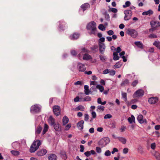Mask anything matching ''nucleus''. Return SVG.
Instances as JSON below:
<instances>
[{
	"instance_id": "nucleus-1",
	"label": "nucleus",
	"mask_w": 160,
	"mask_h": 160,
	"mask_svg": "<svg viewBox=\"0 0 160 160\" xmlns=\"http://www.w3.org/2000/svg\"><path fill=\"white\" fill-rule=\"evenodd\" d=\"M96 23L94 21L89 22L87 26V29L90 31L89 32L90 34H95L96 30Z\"/></svg>"
},
{
	"instance_id": "nucleus-2",
	"label": "nucleus",
	"mask_w": 160,
	"mask_h": 160,
	"mask_svg": "<svg viewBox=\"0 0 160 160\" xmlns=\"http://www.w3.org/2000/svg\"><path fill=\"white\" fill-rule=\"evenodd\" d=\"M41 144V142L39 140H37L34 141L30 147V152H34L38 148Z\"/></svg>"
},
{
	"instance_id": "nucleus-3",
	"label": "nucleus",
	"mask_w": 160,
	"mask_h": 160,
	"mask_svg": "<svg viewBox=\"0 0 160 160\" xmlns=\"http://www.w3.org/2000/svg\"><path fill=\"white\" fill-rule=\"evenodd\" d=\"M57 24H58V29L60 31L64 30L68 27L67 23L63 20L59 21L57 22Z\"/></svg>"
},
{
	"instance_id": "nucleus-4",
	"label": "nucleus",
	"mask_w": 160,
	"mask_h": 160,
	"mask_svg": "<svg viewBox=\"0 0 160 160\" xmlns=\"http://www.w3.org/2000/svg\"><path fill=\"white\" fill-rule=\"evenodd\" d=\"M41 106L39 104H36L32 106L30 108V112L33 114L38 113L41 111Z\"/></svg>"
},
{
	"instance_id": "nucleus-5",
	"label": "nucleus",
	"mask_w": 160,
	"mask_h": 160,
	"mask_svg": "<svg viewBox=\"0 0 160 160\" xmlns=\"http://www.w3.org/2000/svg\"><path fill=\"white\" fill-rule=\"evenodd\" d=\"M110 141V140L108 137H104L101 139L98 142V145L102 148L104 147Z\"/></svg>"
},
{
	"instance_id": "nucleus-6",
	"label": "nucleus",
	"mask_w": 160,
	"mask_h": 160,
	"mask_svg": "<svg viewBox=\"0 0 160 160\" xmlns=\"http://www.w3.org/2000/svg\"><path fill=\"white\" fill-rule=\"evenodd\" d=\"M144 92L142 89H139L133 93L132 97L134 98H139L142 97L144 94Z\"/></svg>"
},
{
	"instance_id": "nucleus-7",
	"label": "nucleus",
	"mask_w": 160,
	"mask_h": 160,
	"mask_svg": "<svg viewBox=\"0 0 160 160\" xmlns=\"http://www.w3.org/2000/svg\"><path fill=\"white\" fill-rule=\"evenodd\" d=\"M127 33L133 38H135L138 35V32L137 31L134 29L128 28L127 32Z\"/></svg>"
},
{
	"instance_id": "nucleus-8",
	"label": "nucleus",
	"mask_w": 160,
	"mask_h": 160,
	"mask_svg": "<svg viewBox=\"0 0 160 160\" xmlns=\"http://www.w3.org/2000/svg\"><path fill=\"white\" fill-rule=\"evenodd\" d=\"M125 14L124 20L127 21L129 20L132 16V12L130 10H125L124 12Z\"/></svg>"
},
{
	"instance_id": "nucleus-9",
	"label": "nucleus",
	"mask_w": 160,
	"mask_h": 160,
	"mask_svg": "<svg viewBox=\"0 0 160 160\" xmlns=\"http://www.w3.org/2000/svg\"><path fill=\"white\" fill-rule=\"evenodd\" d=\"M77 68L79 72H84L86 69L85 65L80 62H78Z\"/></svg>"
},
{
	"instance_id": "nucleus-10",
	"label": "nucleus",
	"mask_w": 160,
	"mask_h": 160,
	"mask_svg": "<svg viewBox=\"0 0 160 160\" xmlns=\"http://www.w3.org/2000/svg\"><path fill=\"white\" fill-rule=\"evenodd\" d=\"M158 100V98L157 97H153L150 98L148 99V102L151 104H153L156 103Z\"/></svg>"
},
{
	"instance_id": "nucleus-11",
	"label": "nucleus",
	"mask_w": 160,
	"mask_h": 160,
	"mask_svg": "<svg viewBox=\"0 0 160 160\" xmlns=\"http://www.w3.org/2000/svg\"><path fill=\"white\" fill-rule=\"evenodd\" d=\"M80 35L79 33L74 32L69 36V38L72 40H77L79 38Z\"/></svg>"
},
{
	"instance_id": "nucleus-12",
	"label": "nucleus",
	"mask_w": 160,
	"mask_h": 160,
	"mask_svg": "<svg viewBox=\"0 0 160 160\" xmlns=\"http://www.w3.org/2000/svg\"><path fill=\"white\" fill-rule=\"evenodd\" d=\"M53 112L56 116H58L60 114V107L58 106H55L53 107Z\"/></svg>"
},
{
	"instance_id": "nucleus-13",
	"label": "nucleus",
	"mask_w": 160,
	"mask_h": 160,
	"mask_svg": "<svg viewBox=\"0 0 160 160\" xmlns=\"http://www.w3.org/2000/svg\"><path fill=\"white\" fill-rule=\"evenodd\" d=\"M55 131L60 132L61 130V127L58 122H57L52 126Z\"/></svg>"
},
{
	"instance_id": "nucleus-14",
	"label": "nucleus",
	"mask_w": 160,
	"mask_h": 160,
	"mask_svg": "<svg viewBox=\"0 0 160 160\" xmlns=\"http://www.w3.org/2000/svg\"><path fill=\"white\" fill-rule=\"evenodd\" d=\"M99 44L100 52L101 53H103L105 48V45L103 43L100 42Z\"/></svg>"
},
{
	"instance_id": "nucleus-15",
	"label": "nucleus",
	"mask_w": 160,
	"mask_h": 160,
	"mask_svg": "<svg viewBox=\"0 0 160 160\" xmlns=\"http://www.w3.org/2000/svg\"><path fill=\"white\" fill-rule=\"evenodd\" d=\"M47 150L45 149L40 150L37 152V155L40 156L44 155L47 153Z\"/></svg>"
},
{
	"instance_id": "nucleus-16",
	"label": "nucleus",
	"mask_w": 160,
	"mask_h": 160,
	"mask_svg": "<svg viewBox=\"0 0 160 160\" xmlns=\"http://www.w3.org/2000/svg\"><path fill=\"white\" fill-rule=\"evenodd\" d=\"M150 25L151 28H153L156 29H157L158 28L157 21L152 20L150 22Z\"/></svg>"
},
{
	"instance_id": "nucleus-17",
	"label": "nucleus",
	"mask_w": 160,
	"mask_h": 160,
	"mask_svg": "<svg viewBox=\"0 0 160 160\" xmlns=\"http://www.w3.org/2000/svg\"><path fill=\"white\" fill-rule=\"evenodd\" d=\"M84 122L83 120H81L77 123V127L80 130H82L83 128V124Z\"/></svg>"
},
{
	"instance_id": "nucleus-18",
	"label": "nucleus",
	"mask_w": 160,
	"mask_h": 160,
	"mask_svg": "<svg viewBox=\"0 0 160 160\" xmlns=\"http://www.w3.org/2000/svg\"><path fill=\"white\" fill-rule=\"evenodd\" d=\"M12 147L14 149H18L19 148L20 143L16 141L13 142L12 144Z\"/></svg>"
},
{
	"instance_id": "nucleus-19",
	"label": "nucleus",
	"mask_w": 160,
	"mask_h": 160,
	"mask_svg": "<svg viewBox=\"0 0 160 160\" xmlns=\"http://www.w3.org/2000/svg\"><path fill=\"white\" fill-rule=\"evenodd\" d=\"M89 5L88 3H84L81 6V8L82 9L83 12L86 10L88 9L89 8Z\"/></svg>"
},
{
	"instance_id": "nucleus-20",
	"label": "nucleus",
	"mask_w": 160,
	"mask_h": 160,
	"mask_svg": "<svg viewBox=\"0 0 160 160\" xmlns=\"http://www.w3.org/2000/svg\"><path fill=\"white\" fill-rule=\"evenodd\" d=\"M48 122L52 126L56 122H55V119L52 117V116H50L48 119Z\"/></svg>"
},
{
	"instance_id": "nucleus-21",
	"label": "nucleus",
	"mask_w": 160,
	"mask_h": 160,
	"mask_svg": "<svg viewBox=\"0 0 160 160\" xmlns=\"http://www.w3.org/2000/svg\"><path fill=\"white\" fill-rule=\"evenodd\" d=\"M86 52V50L84 48H82L80 51L79 54L78 55V58L80 59L82 58V56H83L84 53Z\"/></svg>"
},
{
	"instance_id": "nucleus-22",
	"label": "nucleus",
	"mask_w": 160,
	"mask_h": 160,
	"mask_svg": "<svg viewBox=\"0 0 160 160\" xmlns=\"http://www.w3.org/2000/svg\"><path fill=\"white\" fill-rule=\"evenodd\" d=\"M153 11L151 10H149L147 11L144 12L142 13V15L144 16H150L153 13Z\"/></svg>"
},
{
	"instance_id": "nucleus-23",
	"label": "nucleus",
	"mask_w": 160,
	"mask_h": 160,
	"mask_svg": "<svg viewBox=\"0 0 160 160\" xmlns=\"http://www.w3.org/2000/svg\"><path fill=\"white\" fill-rule=\"evenodd\" d=\"M153 156L157 160H160V153L158 152L155 151L153 153Z\"/></svg>"
},
{
	"instance_id": "nucleus-24",
	"label": "nucleus",
	"mask_w": 160,
	"mask_h": 160,
	"mask_svg": "<svg viewBox=\"0 0 160 160\" xmlns=\"http://www.w3.org/2000/svg\"><path fill=\"white\" fill-rule=\"evenodd\" d=\"M92 58V57L87 53H85L83 56V59L84 60H88Z\"/></svg>"
},
{
	"instance_id": "nucleus-25",
	"label": "nucleus",
	"mask_w": 160,
	"mask_h": 160,
	"mask_svg": "<svg viewBox=\"0 0 160 160\" xmlns=\"http://www.w3.org/2000/svg\"><path fill=\"white\" fill-rule=\"evenodd\" d=\"M137 120L138 122L140 123H142L144 122L143 116L142 115H139L138 116Z\"/></svg>"
},
{
	"instance_id": "nucleus-26",
	"label": "nucleus",
	"mask_w": 160,
	"mask_h": 160,
	"mask_svg": "<svg viewBox=\"0 0 160 160\" xmlns=\"http://www.w3.org/2000/svg\"><path fill=\"white\" fill-rule=\"evenodd\" d=\"M68 118L66 116H64L62 119V123L63 125H65L68 122Z\"/></svg>"
},
{
	"instance_id": "nucleus-27",
	"label": "nucleus",
	"mask_w": 160,
	"mask_h": 160,
	"mask_svg": "<svg viewBox=\"0 0 160 160\" xmlns=\"http://www.w3.org/2000/svg\"><path fill=\"white\" fill-rule=\"evenodd\" d=\"M91 100V98L88 96H86L84 98H80L81 102L89 101H90Z\"/></svg>"
},
{
	"instance_id": "nucleus-28",
	"label": "nucleus",
	"mask_w": 160,
	"mask_h": 160,
	"mask_svg": "<svg viewBox=\"0 0 160 160\" xmlns=\"http://www.w3.org/2000/svg\"><path fill=\"white\" fill-rule=\"evenodd\" d=\"M57 156L54 154H52L48 157L49 160H56L57 159Z\"/></svg>"
},
{
	"instance_id": "nucleus-29",
	"label": "nucleus",
	"mask_w": 160,
	"mask_h": 160,
	"mask_svg": "<svg viewBox=\"0 0 160 160\" xmlns=\"http://www.w3.org/2000/svg\"><path fill=\"white\" fill-rule=\"evenodd\" d=\"M84 89L85 94L87 95H88L90 92V91L89 89L88 86L87 85H85L84 86Z\"/></svg>"
},
{
	"instance_id": "nucleus-30",
	"label": "nucleus",
	"mask_w": 160,
	"mask_h": 160,
	"mask_svg": "<svg viewBox=\"0 0 160 160\" xmlns=\"http://www.w3.org/2000/svg\"><path fill=\"white\" fill-rule=\"evenodd\" d=\"M48 127L47 124L45 123L44 124V128L43 130L42 134L44 135V134L48 131Z\"/></svg>"
},
{
	"instance_id": "nucleus-31",
	"label": "nucleus",
	"mask_w": 160,
	"mask_h": 160,
	"mask_svg": "<svg viewBox=\"0 0 160 160\" xmlns=\"http://www.w3.org/2000/svg\"><path fill=\"white\" fill-rule=\"evenodd\" d=\"M42 128L40 126L38 127L36 129L35 133L36 134H38L40 133L42 130Z\"/></svg>"
},
{
	"instance_id": "nucleus-32",
	"label": "nucleus",
	"mask_w": 160,
	"mask_h": 160,
	"mask_svg": "<svg viewBox=\"0 0 160 160\" xmlns=\"http://www.w3.org/2000/svg\"><path fill=\"white\" fill-rule=\"evenodd\" d=\"M113 59L115 61L118 60L119 58V57L118 56V54L116 52L113 53Z\"/></svg>"
},
{
	"instance_id": "nucleus-33",
	"label": "nucleus",
	"mask_w": 160,
	"mask_h": 160,
	"mask_svg": "<svg viewBox=\"0 0 160 160\" xmlns=\"http://www.w3.org/2000/svg\"><path fill=\"white\" fill-rule=\"evenodd\" d=\"M128 120L130 123H132L135 120V118L133 115H132L131 117H129L128 119Z\"/></svg>"
},
{
	"instance_id": "nucleus-34",
	"label": "nucleus",
	"mask_w": 160,
	"mask_h": 160,
	"mask_svg": "<svg viewBox=\"0 0 160 160\" xmlns=\"http://www.w3.org/2000/svg\"><path fill=\"white\" fill-rule=\"evenodd\" d=\"M118 139L122 143L125 144L126 142V139L122 137H119Z\"/></svg>"
},
{
	"instance_id": "nucleus-35",
	"label": "nucleus",
	"mask_w": 160,
	"mask_h": 160,
	"mask_svg": "<svg viewBox=\"0 0 160 160\" xmlns=\"http://www.w3.org/2000/svg\"><path fill=\"white\" fill-rule=\"evenodd\" d=\"M11 153L14 156H17L19 155L20 152L16 150H11Z\"/></svg>"
},
{
	"instance_id": "nucleus-36",
	"label": "nucleus",
	"mask_w": 160,
	"mask_h": 160,
	"mask_svg": "<svg viewBox=\"0 0 160 160\" xmlns=\"http://www.w3.org/2000/svg\"><path fill=\"white\" fill-rule=\"evenodd\" d=\"M61 157L62 158L66 160L67 158V157L66 155V152L64 151H61L60 153Z\"/></svg>"
},
{
	"instance_id": "nucleus-37",
	"label": "nucleus",
	"mask_w": 160,
	"mask_h": 160,
	"mask_svg": "<svg viewBox=\"0 0 160 160\" xmlns=\"http://www.w3.org/2000/svg\"><path fill=\"white\" fill-rule=\"evenodd\" d=\"M134 43L138 47L141 48H143V44L140 42H135Z\"/></svg>"
},
{
	"instance_id": "nucleus-38",
	"label": "nucleus",
	"mask_w": 160,
	"mask_h": 160,
	"mask_svg": "<svg viewBox=\"0 0 160 160\" xmlns=\"http://www.w3.org/2000/svg\"><path fill=\"white\" fill-rule=\"evenodd\" d=\"M153 45L160 49V42L158 41H155L153 43Z\"/></svg>"
},
{
	"instance_id": "nucleus-39",
	"label": "nucleus",
	"mask_w": 160,
	"mask_h": 160,
	"mask_svg": "<svg viewBox=\"0 0 160 160\" xmlns=\"http://www.w3.org/2000/svg\"><path fill=\"white\" fill-rule=\"evenodd\" d=\"M129 83V81L128 79H125L122 81V82L121 85L122 86H124L128 85Z\"/></svg>"
},
{
	"instance_id": "nucleus-40",
	"label": "nucleus",
	"mask_w": 160,
	"mask_h": 160,
	"mask_svg": "<svg viewBox=\"0 0 160 160\" xmlns=\"http://www.w3.org/2000/svg\"><path fill=\"white\" fill-rule=\"evenodd\" d=\"M85 109L84 107L82 105H79L76 107V110L77 111L80 110L83 111Z\"/></svg>"
},
{
	"instance_id": "nucleus-41",
	"label": "nucleus",
	"mask_w": 160,
	"mask_h": 160,
	"mask_svg": "<svg viewBox=\"0 0 160 160\" xmlns=\"http://www.w3.org/2000/svg\"><path fill=\"white\" fill-rule=\"evenodd\" d=\"M122 64V62L119 61L117 62L114 65V66L116 68H120Z\"/></svg>"
},
{
	"instance_id": "nucleus-42",
	"label": "nucleus",
	"mask_w": 160,
	"mask_h": 160,
	"mask_svg": "<svg viewBox=\"0 0 160 160\" xmlns=\"http://www.w3.org/2000/svg\"><path fill=\"white\" fill-rule=\"evenodd\" d=\"M96 88L98 89L99 90L100 92H102L104 89L103 87L100 85H97L96 86Z\"/></svg>"
},
{
	"instance_id": "nucleus-43",
	"label": "nucleus",
	"mask_w": 160,
	"mask_h": 160,
	"mask_svg": "<svg viewBox=\"0 0 160 160\" xmlns=\"http://www.w3.org/2000/svg\"><path fill=\"white\" fill-rule=\"evenodd\" d=\"M104 107L102 106L99 105L97 107V111L100 112L101 111H103L104 109Z\"/></svg>"
},
{
	"instance_id": "nucleus-44",
	"label": "nucleus",
	"mask_w": 160,
	"mask_h": 160,
	"mask_svg": "<svg viewBox=\"0 0 160 160\" xmlns=\"http://www.w3.org/2000/svg\"><path fill=\"white\" fill-rule=\"evenodd\" d=\"M122 98L124 99V100L126 101L127 100V93L125 92H122Z\"/></svg>"
},
{
	"instance_id": "nucleus-45",
	"label": "nucleus",
	"mask_w": 160,
	"mask_h": 160,
	"mask_svg": "<svg viewBox=\"0 0 160 160\" xmlns=\"http://www.w3.org/2000/svg\"><path fill=\"white\" fill-rule=\"evenodd\" d=\"M131 4L130 2L129 1H127L125 2V5H123V7L125 8L130 6Z\"/></svg>"
},
{
	"instance_id": "nucleus-46",
	"label": "nucleus",
	"mask_w": 160,
	"mask_h": 160,
	"mask_svg": "<svg viewBox=\"0 0 160 160\" xmlns=\"http://www.w3.org/2000/svg\"><path fill=\"white\" fill-rule=\"evenodd\" d=\"M138 83V80H135L132 82V85L133 87H135L137 85Z\"/></svg>"
},
{
	"instance_id": "nucleus-47",
	"label": "nucleus",
	"mask_w": 160,
	"mask_h": 160,
	"mask_svg": "<svg viewBox=\"0 0 160 160\" xmlns=\"http://www.w3.org/2000/svg\"><path fill=\"white\" fill-rule=\"evenodd\" d=\"M98 28L102 31H104L105 30V28L102 24H101L98 26Z\"/></svg>"
},
{
	"instance_id": "nucleus-48",
	"label": "nucleus",
	"mask_w": 160,
	"mask_h": 160,
	"mask_svg": "<svg viewBox=\"0 0 160 160\" xmlns=\"http://www.w3.org/2000/svg\"><path fill=\"white\" fill-rule=\"evenodd\" d=\"M109 11H111L114 13H116L118 12L117 9L114 8H110L109 9Z\"/></svg>"
},
{
	"instance_id": "nucleus-49",
	"label": "nucleus",
	"mask_w": 160,
	"mask_h": 160,
	"mask_svg": "<svg viewBox=\"0 0 160 160\" xmlns=\"http://www.w3.org/2000/svg\"><path fill=\"white\" fill-rule=\"evenodd\" d=\"M91 48L92 50L94 51H96L98 49V46L97 45H94L91 47Z\"/></svg>"
},
{
	"instance_id": "nucleus-50",
	"label": "nucleus",
	"mask_w": 160,
	"mask_h": 160,
	"mask_svg": "<svg viewBox=\"0 0 160 160\" xmlns=\"http://www.w3.org/2000/svg\"><path fill=\"white\" fill-rule=\"evenodd\" d=\"M99 57L100 60L102 62H104L106 60L107 58L103 56L102 55H100Z\"/></svg>"
},
{
	"instance_id": "nucleus-51",
	"label": "nucleus",
	"mask_w": 160,
	"mask_h": 160,
	"mask_svg": "<svg viewBox=\"0 0 160 160\" xmlns=\"http://www.w3.org/2000/svg\"><path fill=\"white\" fill-rule=\"evenodd\" d=\"M112 117V115L109 114H107L104 117V119H110Z\"/></svg>"
},
{
	"instance_id": "nucleus-52",
	"label": "nucleus",
	"mask_w": 160,
	"mask_h": 160,
	"mask_svg": "<svg viewBox=\"0 0 160 160\" xmlns=\"http://www.w3.org/2000/svg\"><path fill=\"white\" fill-rule=\"evenodd\" d=\"M149 37L150 38H157V36L156 34L152 33L149 35Z\"/></svg>"
},
{
	"instance_id": "nucleus-53",
	"label": "nucleus",
	"mask_w": 160,
	"mask_h": 160,
	"mask_svg": "<svg viewBox=\"0 0 160 160\" xmlns=\"http://www.w3.org/2000/svg\"><path fill=\"white\" fill-rule=\"evenodd\" d=\"M115 71L113 70H109V73L110 75L113 76L115 74Z\"/></svg>"
},
{
	"instance_id": "nucleus-54",
	"label": "nucleus",
	"mask_w": 160,
	"mask_h": 160,
	"mask_svg": "<svg viewBox=\"0 0 160 160\" xmlns=\"http://www.w3.org/2000/svg\"><path fill=\"white\" fill-rule=\"evenodd\" d=\"M96 150L97 152L98 153H101L102 152L101 149V148H100L99 147H97L96 148Z\"/></svg>"
},
{
	"instance_id": "nucleus-55",
	"label": "nucleus",
	"mask_w": 160,
	"mask_h": 160,
	"mask_svg": "<svg viewBox=\"0 0 160 160\" xmlns=\"http://www.w3.org/2000/svg\"><path fill=\"white\" fill-rule=\"evenodd\" d=\"M104 155L107 156H109L111 155V152L109 150H106L104 153Z\"/></svg>"
},
{
	"instance_id": "nucleus-56",
	"label": "nucleus",
	"mask_w": 160,
	"mask_h": 160,
	"mask_svg": "<svg viewBox=\"0 0 160 160\" xmlns=\"http://www.w3.org/2000/svg\"><path fill=\"white\" fill-rule=\"evenodd\" d=\"M71 53L73 56H76L77 54V52L74 50H72L71 51Z\"/></svg>"
},
{
	"instance_id": "nucleus-57",
	"label": "nucleus",
	"mask_w": 160,
	"mask_h": 160,
	"mask_svg": "<svg viewBox=\"0 0 160 160\" xmlns=\"http://www.w3.org/2000/svg\"><path fill=\"white\" fill-rule=\"evenodd\" d=\"M74 101L75 102H78L80 101V98L78 96H77L74 99Z\"/></svg>"
},
{
	"instance_id": "nucleus-58",
	"label": "nucleus",
	"mask_w": 160,
	"mask_h": 160,
	"mask_svg": "<svg viewBox=\"0 0 160 160\" xmlns=\"http://www.w3.org/2000/svg\"><path fill=\"white\" fill-rule=\"evenodd\" d=\"M71 124L70 123H69L67 124L65 127V130H68L71 127Z\"/></svg>"
},
{
	"instance_id": "nucleus-59",
	"label": "nucleus",
	"mask_w": 160,
	"mask_h": 160,
	"mask_svg": "<svg viewBox=\"0 0 160 160\" xmlns=\"http://www.w3.org/2000/svg\"><path fill=\"white\" fill-rule=\"evenodd\" d=\"M107 33L109 35L111 36L114 34V32L112 30H110L107 32Z\"/></svg>"
},
{
	"instance_id": "nucleus-60",
	"label": "nucleus",
	"mask_w": 160,
	"mask_h": 160,
	"mask_svg": "<svg viewBox=\"0 0 160 160\" xmlns=\"http://www.w3.org/2000/svg\"><path fill=\"white\" fill-rule=\"evenodd\" d=\"M128 149L127 148H125L123 149V153L124 154H126L128 153Z\"/></svg>"
},
{
	"instance_id": "nucleus-61",
	"label": "nucleus",
	"mask_w": 160,
	"mask_h": 160,
	"mask_svg": "<svg viewBox=\"0 0 160 160\" xmlns=\"http://www.w3.org/2000/svg\"><path fill=\"white\" fill-rule=\"evenodd\" d=\"M91 114L93 118H95L96 117V114L95 111H92Z\"/></svg>"
},
{
	"instance_id": "nucleus-62",
	"label": "nucleus",
	"mask_w": 160,
	"mask_h": 160,
	"mask_svg": "<svg viewBox=\"0 0 160 160\" xmlns=\"http://www.w3.org/2000/svg\"><path fill=\"white\" fill-rule=\"evenodd\" d=\"M89 118V116L86 113L84 115V120L85 121H88Z\"/></svg>"
},
{
	"instance_id": "nucleus-63",
	"label": "nucleus",
	"mask_w": 160,
	"mask_h": 160,
	"mask_svg": "<svg viewBox=\"0 0 160 160\" xmlns=\"http://www.w3.org/2000/svg\"><path fill=\"white\" fill-rule=\"evenodd\" d=\"M84 154L87 157H89L91 155L90 152L89 151L86 152L84 153Z\"/></svg>"
},
{
	"instance_id": "nucleus-64",
	"label": "nucleus",
	"mask_w": 160,
	"mask_h": 160,
	"mask_svg": "<svg viewBox=\"0 0 160 160\" xmlns=\"http://www.w3.org/2000/svg\"><path fill=\"white\" fill-rule=\"evenodd\" d=\"M151 147L152 149L154 150L156 147L155 143H152L151 144Z\"/></svg>"
}]
</instances>
